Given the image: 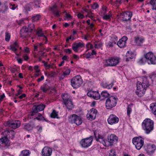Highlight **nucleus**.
Returning <instances> with one entry per match:
<instances>
[{"instance_id": "obj_19", "label": "nucleus", "mask_w": 156, "mask_h": 156, "mask_svg": "<svg viewBox=\"0 0 156 156\" xmlns=\"http://www.w3.org/2000/svg\"><path fill=\"white\" fill-rule=\"evenodd\" d=\"M20 121L16 120L11 122H8L7 124L9 126L13 129H15L19 127L20 125Z\"/></svg>"}, {"instance_id": "obj_28", "label": "nucleus", "mask_w": 156, "mask_h": 156, "mask_svg": "<svg viewBox=\"0 0 156 156\" xmlns=\"http://www.w3.org/2000/svg\"><path fill=\"white\" fill-rule=\"evenodd\" d=\"M144 40L143 37L137 36L135 38V42L136 44L138 45H140L142 44Z\"/></svg>"}, {"instance_id": "obj_48", "label": "nucleus", "mask_w": 156, "mask_h": 156, "mask_svg": "<svg viewBox=\"0 0 156 156\" xmlns=\"http://www.w3.org/2000/svg\"><path fill=\"white\" fill-rule=\"evenodd\" d=\"M94 47L96 48H101L102 43L101 42H97L96 43H94Z\"/></svg>"}, {"instance_id": "obj_35", "label": "nucleus", "mask_w": 156, "mask_h": 156, "mask_svg": "<svg viewBox=\"0 0 156 156\" xmlns=\"http://www.w3.org/2000/svg\"><path fill=\"white\" fill-rule=\"evenodd\" d=\"M107 11V7L103 5L99 12V14L101 16H103L104 14L106 13Z\"/></svg>"}, {"instance_id": "obj_17", "label": "nucleus", "mask_w": 156, "mask_h": 156, "mask_svg": "<svg viewBox=\"0 0 156 156\" xmlns=\"http://www.w3.org/2000/svg\"><path fill=\"white\" fill-rule=\"evenodd\" d=\"M87 95L88 96L96 100L99 99L100 97V95L97 91L90 90L87 93Z\"/></svg>"}, {"instance_id": "obj_59", "label": "nucleus", "mask_w": 156, "mask_h": 156, "mask_svg": "<svg viewBox=\"0 0 156 156\" xmlns=\"http://www.w3.org/2000/svg\"><path fill=\"white\" fill-rule=\"evenodd\" d=\"M43 62L44 63V65L46 69H49L51 66L50 65L48 64L47 62H45L44 61H43Z\"/></svg>"}, {"instance_id": "obj_36", "label": "nucleus", "mask_w": 156, "mask_h": 156, "mask_svg": "<svg viewBox=\"0 0 156 156\" xmlns=\"http://www.w3.org/2000/svg\"><path fill=\"white\" fill-rule=\"evenodd\" d=\"M30 152L29 150H25L22 151L20 156H30Z\"/></svg>"}, {"instance_id": "obj_14", "label": "nucleus", "mask_w": 156, "mask_h": 156, "mask_svg": "<svg viewBox=\"0 0 156 156\" xmlns=\"http://www.w3.org/2000/svg\"><path fill=\"white\" fill-rule=\"evenodd\" d=\"M94 134L95 138L97 141L100 142L103 145L107 147L108 145L106 143L104 140V136L98 133V132L95 131L94 132Z\"/></svg>"}, {"instance_id": "obj_26", "label": "nucleus", "mask_w": 156, "mask_h": 156, "mask_svg": "<svg viewBox=\"0 0 156 156\" xmlns=\"http://www.w3.org/2000/svg\"><path fill=\"white\" fill-rule=\"evenodd\" d=\"M44 106L42 104L38 105L37 106H34L33 107V111L32 112H36L41 111L44 110Z\"/></svg>"}, {"instance_id": "obj_11", "label": "nucleus", "mask_w": 156, "mask_h": 156, "mask_svg": "<svg viewBox=\"0 0 156 156\" xmlns=\"http://www.w3.org/2000/svg\"><path fill=\"white\" fill-rule=\"evenodd\" d=\"M93 141L91 137H88L82 139L80 141V144L82 147L87 148L90 146Z\"/></svg>"}, {"instance_id": "obj_29", "label": "nucleus", "mask_w": 156, "mask_h": 156, "mask_svg": "<svg viewBox=\"0 0 156 156\" xmlns=\"http://www.w3.org/2000/svg\"><path fill=\"white\" fill-rule=\"evenodd\" d=\"M142 80L141 84L147 88L149 86V83L147 77L145 76H143L142 77Z\"/></svg>"}, {"instance_id": "obj_53", "label": "nucleus", "mask_w": 156, "mask_h": 156, "mask_svg": "<svg viewBox=\"0 0 156 156\" xmlns=\"http://www.w3.org/2000/svg\"><path fill=\"white\" fill-rule=\"evenodd\" d=\"M62 72L64 74V75L66 76L69 74L70 73V70L69 69H67L65 71H62Z\"/></svg>"}, {"instance_id": "obj_41", "label": "nucleus", "mask_w": 156, "mask_h": 156, "mask_svg": "<svg viewBox=\"0 0 156 156\" xmlns=\"http://www.w3.org/2000/svg\"><path fill=\"white\" fill-rule=\"evenodd\" d=\"M51 117L53 118H58V114L55 110H53L51 114Z\"/></svg>"}, {"instance_id": "obj_32", "label": "nucleus", "mask_w": 156, "mask_h": 156, "mask_svg": "<svg viewBox=\"0 0 156 156\" xmlns=\"http://www.w3.org/2000/svg\"><path fill=\"white\" fill-rule=\"evenodd\" d=\"M148 4L151 6L152 9L156 10V0H151Z\"/></svg>"}, {"instance_id": "obj_18", "label": "nucleus", "mask_w": 156, "mask_h": 156, "mask_svg": "<svg viewBox=\"0 0 156 156\" xmlns=\"http://www.w3.org/2000/svg\"><path fill=\"white\" fill-rule=\"evenodd\" d=\"M52 152V150L51 148L45 147L42 149L41 151L42 156H50Z\"/></svg>"}, {"instance_id": "obj_37", "label": "nucleus", "mask_w": 156, "mask_h": 156, "mask_svg": "<svg viewBox=\"0 0 156 156\" xmlns=\"http://www.w3.org/2000/svg\"><path fill=\"white\" fill-rule=\"evenodd\" d=\"M103 15H104L103 17V19L105 20H107L110 19L112 16V14L109 11L108 14H106L105 13Z\"/></svg>"}, {"instance_id": "obj_52", "label": "nucleus", "mask_w": 156, "mask_h": 156, "mask_svg": "<svg viewBox=\"0 0 156 156\" xmlns=\"http://www.w3.org/2000/svg\"><path fill=\"white\" fill-rule=\"evenodd\" d=\"M66 76L64 75V74L62 72L61 73H60L58 76V78L60 80H63L66 77Z\"/></svg>"}, {"instance_id": "obj_2", "label": "nucleus", "mask_w": 156, "mask_h": 156, "mask_svg": "<svg viewBox=\"0 0 156 156\" xmlns=\"http://www.w3.org/2000/svg\"><path fill=\"white\" fill-rule=\"evenodd\" d=\"M62 97L67 109H71L73 108L74 106L69 95L67 94H62Z\"/></svg>"}, {"instance_id": "obj_63", "label": "nucleus", "mask_w": 156, "mask_h": 156, "mask_svg": "<svg viewBox=\"0 0 156 156\" xmlns=\"http://www.w3.org/2000/svg\"><path fill=\"white\" fill-rule=\"evenodd\" d=\"M23 58L25 60H27L29 59L28 56L26 54H25L23 55Z\"/></svg>"}, {"instance_id": "obj_34", "label": "nucleus", "mask_w": 156, "mask_h": 156, "mask_svg": "<svg viewBox=\"0 0 156 156\" xmlns=\"http://www.w3.org/2000/svg\"><path fill=\"white\" fill-rule=\"evenodd\" d=\"M132 106L133 105L130 104L128 106L127 108V114L129 117H130V115L132 113Z\"/></svg>"}, {"instance_id": "obj_8", "label": "nucleus", "mask_w": 156, "mask_h": 156, "mask_svg": "<svg viewBox=\"0 0 156 156\" xmlns=\"http://www.w3.org/2000/svg\"><path fill=\"white\" fill-rule=\"evenodd\" d=\"M69 121L72 123H75L77 125H80L82 123L81 117L76 114H73L68 117Z\"/></svg>"}, {"instance_id": "obj_30", "label": "nucleus", "mask_w": 156, "mask_h": 156, "mask_svg": "<svg viewBox=\"0 0 156 156\" xmlns=\"http://www.w3.org/2000/svg\"><path fill=\"white\" fill-rule=\"evenodd\" d=\"M114 40H113V41H109L108 43V45L109 47H112L118 41V38L116 36H114Z\"/></svg>"}, {"instance_id": "obj_45", "label": "nucleus", "mask_w": 156, "mask_h": 156, "mask_svg": "<svg viewBox=\"0 0 156 156\" xmlns=\"http://www.w3.org/2000/svg\"><path fill=\"white\" fill-rule=\"evenodd\" d=\"M147 62V60L145 58H140L138 61V63L140 64H144Z\"/></svg>"}, {"instance_id": "obj_54", "label": "nucleus", "mask_w": 156, "mask_h": 156, "mask_svg": "<svg viewBox=\"0 0 156 156\" xmlns=\"http://www.w3.org/2000/svg\"><path fill=\"white\" fill-rule=\"evenodd\" d=\"M24 128L26 130H29L31 129V127L30 124H27L24 126Z\"/></svg>"}, {"instance_id": "obj_27", "label": "nucleus", "mask_w": 156, "mask_h": 156, "mask_svg": "<svg viewBox=\"0 0 156 156\" xmlns=\"http://www.w3.org/2000/svg\"><path fill=\"white\" fill-rule=\"evenodd\" d=\"M136 54L132 51H128L126 54V61H128L130 59L135 58Z\"/></svg>"}, {"instance_id": "obj_9", "label": "nucleus", "mask_w": 156, "mask_h": 156, "mask_svg": "<svg viewBox=\"0 0 156 156\" xmlns=\"http://www.w3.org/2000/svg\"><path fill=\"white\" fill-rule=\"evenodd\" d=\"M120 60V58L117 57L110 58L106 60L105 65L107 66H115L119 63Z\"/></svg>"}, {"instance_id": "obj_61", "label": "nucleus", "mask_w": 156, "mask_h": 156, "mask_svg": "<svg viewBox=\"0 0 156 156\" xmlns=\"http://www.w3.org/2000/svg\"><path fill=\"white\" fill-rule=\"evenodd\" d=\"M41 89L44 92H45L48 90V88L46 86L41 87Z\"/></svg>"}, {"instance_id": "obj_22", "label": "nucleus", "mask_w": 156, "mask_h": 156, "mask_svg": "<svg viewBox=\"0 0 156 156\" xmlns=\"http://www.w3.org/2000/svg\"><path fill=\"white\" fill-rule=\"evenodd\" d=\"M30 118L36 119L38 120H42L44 117L41 115L39 113L36 112H32L31 113Z\"/></svg>"}, {"instance_id": "obj_20", "label": "nucleus", "mask_w": 156, "mask_h": 156, "mask_svg": "<svg viewBox=\"0 0 156 156\" xmlns=\"http://www.w3.org/2000/svg\"><path fill=\"white\" fill-rule=\"evenodd\" d=\"M127 39L128 38L126 37H123L117 42V45L120 48H123L125 47L126 46V41Z\"/></svg>"}, {"instance_id": "obj_38", "label": "nucleus", "mask_w": 156, "mask_h": 156, "mask_svg": "<svg viewBox=\"0 0 156 156\" xmlns=\"http://www.w3.org/2000/svg\"><path fill=\"white\" fill-rule=\"evenodd\" d=\"M85 11L87 13V14L86 15V16H88L92 19L95 17L94 15V14L92 13L90 11L88 10H86Z\"/></svg>"}, {"instance_id": "obj_57", "label": "nucleus", "mask_w": 156, "mask_h": 156, "mask_svg": "<svg viewBox=\"0 0 156 156\" xmlns=\"http://www.w3.org/2000/svg\"><path fill=\"white\" fill-rule=\"evenodd\" d=\"M86 47L87 48V51H88L89 50L91 49L93 47V45L90 43H87L86 45Z\"/></svg>"}, {"instance_id": "obj_5", "label": "nucleus", "mask_w": 156, "mask_h": 156, "mask_svg": "<svg viewBox=\"0 0 156 156\" xmlns=\"http://www.w3.org/2000/svg\"><path fill=\"white\" fill-rule=\"evenodd\" d=\"M144 57L147 59L148 64L156 65V55L154 53L148 52L144 54Z\"/></svg>"}, {"instance_id": "obj_40", "label": "nucleus", "mask_w": 156, "mask_h": 156, "mask_svg": "<svg viewBox=\"0 0 156 156\" xmlns=\"http://www.w3.org/2000/svg\"><path fill=\"white\" fill-rule=\"evenodd\" d=\"M113 85V82H112L110 84H109L108 83H105L104 84L103 87L108 89H110L112 87Z\"/></svg>"}, {"instance_id": "obj_7", "label": "nucleus", "mask_w": 156, "mask_h": 156, "mask_svg": "<svg viewBox=\"0 0 156 156\" xmlns=\"http://www.w3.org/2000/svg\"><path fill=\"white\" fill-rule=\"evenodd\" d=\"M132 142L136 149L139 150L144 144V139L140 136L135 137L133 138Z\"/></svg>"}, {"instance_id": "obj_60", "label": "nucleus", "mask_w": 156, "mask_h": 156, "mask_svg": "<svg viewBox=\"0 0 156 156\" xmlns=\"http://www.w3.org/2000/svg\"><path fill=\"white\" fill-rule=\"evenodd\" d=\"M77 16L78 18L80 19H83L85 17V16L83 14L80 13L78 14Z\"/></svg>"}, {"instance_id": "obj_44", "label": "nucleus", "mask_w": 156, "mask_h": 156, "mask_svg": "<svg viewBox=\"0 0 156 156\" xmlns=\"http://www.w3.org/2000/svg\"><path fill=\"white\" fill-rule=\"evenodd\" d=\"M41 17V16L39 14H37L34 16L32 18V20L33 22H35L39 20Z\"/></svg>"}, {"instance_id": "obj_23", "label": "nucleus", "mask_w": 156, "mask_h": 156, "mask_svg": "<svg viewBox=\"0 0 156 156\" xmlns=\"http://www.w3.org/2000/svg\"><path fill=\"white\" fill-rule=\"evenodd\" d=\"M51 11L55 14V16H59L61 13L58 10L57 5L55 4L53 5L51 8Z\"/></svg>"}, {"instance_id": "obj_55", "label": "nucleus", "mask_w": 156, "mask_h": 156, "mask_svg": "<svg viewBox=\"0 0 156 156\" xmlns=\"http://www.w3.org/2000/svg\"><path fill=\"white\" fill-rule=\"evenodd\" d=\"M10 49L15 52L17 51V48L14 46V45H12L10 46Z\"/></svg>"}, {"instance_id": "obj_51", "label": "nucleus", "mask_w": 156, "mask_h": 156, "mask_svg": "<svg viewBox=\"0 0 156 156\" xmlns=\"http://www.w3.org/2000/svg\"><path fill=\"white\" fill-rule=\"evenodd\" d=\"M107 156H116V153L114 150H111L110 151L109 155Z\"/></svg>"}, {"instance_id": "obj_21", "label": "nucleus", "mask_w": 156, "mask_h": 156, "mask_svg": "<svg viewBox=\"0 0 156 156\" xmlns=\"http://www.w3.org/2000/svg\"><path fill=\"white\" fill-rule=\"evenodd\" d=\"M84 47V44L83 42L75 43L72 45V48L73 50L76 52L78 51V49L79 48Z\"/></svg>"}, {"instance_id": "obj_47", "label": "nucleus", "mask_w": 156, "mask_h": 156, "mask_svg": "<svg viewBox=\"0 0 156 156\" xmlns=\"http://www.w3.org/2000/svg\"><path fill=\"white\" fill-rule=\"evenodd\" d=\"M109 95V94L106 91H102L101 94V97H103L104 98L107 97Z\"/></svg>"}, {"instance_id": "obj_1", "label": "nucleus", "mask_w": 156, "mask_h": 156, "mask_svg": "<svg viewBox=\"0 0 156 156\" xmlns=\"http://www.w3.org/2000/svg\"><path fill=\"white\" fill-rule=\"evenodd\" d=\"M143 129L147 134H149L154 128V122L149 119H144L142 124Z\"/></svg>"}, {"instance_id": "obj_39", "label": "nucleus", "mask_w": 156, "mask_h": 156, "mask_svg": "<svg viewBox=\"0 0 156 156\" xmlns=\"http://www.w3.org/2000/svg\"><path fill=\"white\" fill-rule=\"evenodd\" d=\"M64 13H66L64 17L65 20L69 21L72 19V17L70 14L67 13L66 11H65Z\"/></svg>"}, {"instance_id": "obj_58", "label": "nucleus", "mask_w": 156, "mask_h": 156, "mask_svg": "<svg viewBox=\"0 0 156 156\" xmlns=\"http://www.w3.org/2000/svg\"><path fill=\"white\" fill-rule=\"evenodd\" d=\"M91 7L93 9H95L99 7V5L97 3H94L91 5Z\"/></svg>"}, {"instance_id": "obj_49", "label": "nucleus", "mask_w": 156, "mask_h": 156, "mask_svg": "<svg viewBox=\"0 0 156 156\" xmlns=\"http://www.w3.org/2000/svg\"><path fill=\"white\" fill-rule=\"evenodd\" d=\"M37 34L39 37L44 36V34L41 29L38 30L37 32Z\"/></svg>"}, {"instance_id": "obj_3", "label": "nucleus", "mask_w": 156, "mask_h": 156, "mask_svg": "<svg viewBox=\"0 0 156 156\" xmlns=\"http://www.w3.org/2000/svg\"><path fill=\"white\" fill-rule=\"evenodd\" d=\"M144 86L140 81H138L136 83V89L135 93L138 96L141 97L144 94L147 88V87Z\"/></svg>"}, {"instance_id": "obj_13", "label": "nucleus", "mask_w": 156, "mask_h": 156, "mask_svg": "<svg viewBox=\"0 0 156 156\" xmlns=\"http://www.w3.org/2000/svg\"><path fill=\"white\" fill-rule=\"evenodd\" d=\"M119 118L113 114L110 115L107 119L108 123L113 125L118 123L119 121Z\"/></svg>"}, {"instance_id": "obj_50", "label": "nucleus", "mask_w": 156, "mask_h": 156, "mask_svg": "<svg viewBox=\"0 0 156 156\" xmlns=\"http://www.w3.org/2000/svg\"><path fill=\"white\" fill-rule=\"evenodd\" d=\"M10 38V35L8 32H6L5 33V40L7 41H9Z\"/></svg>"}, {"instance_id": "obj_33", "label": "nucleus", "mask_w": 156, "mask_h": 156, "mask_svg": "<svg viewBox=\"0 0 156 156\" xmlns=\"http://www.w3.org/2000/svg\"><path fill=\"white\" fill-rule=\"evenodd\" d=\"M150 108L152 113L156 115V103L151 104L150 105Z\"/></svg>"}, {"instance_id": "obj_43", "label": "nucleus", "mask_w": 156, "mask_h": 156, "mask_svg": "<svg viewBox=\"0 0 156 156\" xmlns=\"http://www.w3.org/2000/svg\"><path fill=\"white\" fill-rule=\"evenodd\" d=\"M5 133L7 136H9L10 135H11V137L12 138L14 137V132L12 130H6L5 131Z\"/></svg>"}, {"instance_id": "obj_25", "label": "nucleus", "mask_w": 156, "mask_h": 156, "mask_svg": "<svg viewBox=\"0 0 156 156\" xmlns=\"http://www.w3.org/2000/svg\"><path fill=\"white\" fill-rule=\"evenodd\" d=\"M29 34L28 29L24 26L20 30V35L23 38L26 37Z\"/></svg>"}, {"instance_id": "obj_4", "label": "nucleus", "mask_w": 156, "mask_h": 156, "mask_svg": "<svg viewBox=\"0 0 156 156\" xmlns=\"http://www.w3.org/2000/svg\"><path fill=\"white\" fill-rule=\"evenodd\" d=\"M117 101V98L111 96L107 99L105 102L106 107L107 109H110L116 106Z\"/></svg>"}, {"instance_id": "obj_62", "label": "nucleus", "mask_w": 156, "mask_h": 156, "mask_svg": "<svg viewBox=\"0 0 156 156\" xmlns=\"http://www.w3.org/2000/svg\"><path fill=\"white\" fill-rule=\"evenodd\" d=\"M83 55L84 57H86L87 58H89L91 56V54L90 53H88L86 54H83Z\"/></svg>"}, {"instance_id": "obj_42", "label": "nucleus", "mask_w": 156, "mask_h": 156, "mask_svg": "<svg viewBox=\"0 0 156 156\" xmlns=\"http://www.w3.org/2000/svg\"><path fill=\"white\" fill-rule=\"evenodd\" d=\"M149 77L152 81L156 82V73L154 72L151 73Z\"/></svg>"}, {"instance_id": "obj_24", "label": "nucleus", "mask_w": 156, "mask_h": 156, "mask_svg": "<svg viewBox=\"0 0 156 156\" xmlns=\"http://www.w3.org/2000/svg\"><path fill=\"white\" fill-rule=\"evenodd\" d=\"M9 145V140L7 137L5 136L0 139V146L2 147Z\"/></svg>"}, {"instance_id": "obj_12", "label": "nucleus", "mask_w": 156, "mask_h": 156, "mask_svg": "<svg viewBox=\"0 0 156 156\" xmlns=\"http://www.w3.org/2000/svg\"><path fill=\"white\" fill-rule=\"evenodd\" d=\"M97 113V110L92 108L88 111L87 115V117L88 119L93 120L95 119Z\"/></svg>"}, {"instance_id": "obj_10", "label": "nucleus", "mask_w": 156, "mask_h": 156, "mask_svg": "<svg viewBox=\"0 0 156 156\" xmlns=\"http://www.w3.org/2000/svg\"><path fill=\"white\" fill-rule=\"evenodd\" d=\"M107 139L108 143H106L108 145V146L113 145L116 143L118 140V137L114 134H111L108 135Z\"/></svg>"}, {"instance_id": "obj_56", "label": "nucleus", "mask_w": 156, "mask_h": 156, "mask_svg": "<svg viewBox=\"0 0 156 156\" xmlns=\"http://www.w3.org/2000/svg\"><path fill=\"white\" fill-rule=\"evenodd\" d=\"M17 5H16L14 4H12V3H10L9 4V7L11 9L13 10H14L16 7H17Z\"/></svg>"}, {"instance_id": "obj_6", "label": "nucleus", "mask_w": 156, "mask_h": 156, "mask_svg": "<svg viewBox=\"0 0 156 156\" xmlns=\"http://www.w3.org/2000/svg\"><path fill=\"white\" fill-rule=\"evenodd\" d=\"M71 85L74 88L80 87L82 84V80L81 76L77 75L73 77L71 80Z\"/></svg>"}, {"instance_id": "obj_16", "label": "nucleus", "mask_w": 156, "mask_h": 156, "mask_svg": "<svg viewBox=\"0 0 156 156\" xmlns=\"http://www.w3.org/2000/svg\"><path fill=\"white\" fill-rule=\"evenodd\" d=\"M132 16L131 12L127 11L121 13L120 17L123 21H127L130 19Z\"/></svg>"}, {"instance_id": "obj_64", "label": "nucleus", "mask_w": 156, "mask_h": 156, "mask_svg": "<svg viewBox=\"0 0 156 156\" xmlns=\"http://www.w3.org/2000/svg\"><path fill=\"white\" fill-rule=\"evenodd\" d=\"M5 97V95L4 94L0 95V102L3 100Z\"/></svg>"}, {"instance_id": "obj_31", "label": "nucleus", "mask_w": 156, "mask_h": 156, "mask_svg": "<svg viewBox=\"0 0 156 156\" xmlns=\"http://www.w3.org/2000/svg\"><path fill=\"white\" fill-rule=\"evenodd\" d=\"M32 5H34V3L30 2L29 3L27 4L24 7V12L25 13H27L28 11H30V9Z\"/></svg>"}, {"instance_id": "obj_15", "label": "nucleus", "mask_w": 156, "mask_h": 156, "mask_svg": "<svg viewBox=\"0 0 156 156\" xmlns=\"http://www.w3.org/2000/svg\"><path fill=\"white\" fill-rule=\"evenodd\" d=\"M156 149V146L154 144H147L145 148V151L148 154L152 155Z\"/></svg>"}, {"instance_id": "obj_46", "label": "nucleus", "mask_w": 156, "mask_h": 156, "mask_svg": "<svg viewBox=\"0 0 156 156\" xmlns=\"http://www.w3.org/2000/svg\"><path fill=\"white\" fill-rule=\"evenodd\" d=\"M34 25L33 23L30 24L28 25V30H30L31 32L33 31L34 30Z\"/></svg>"}]
</instances>
